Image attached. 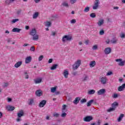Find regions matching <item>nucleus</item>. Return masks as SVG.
Segmentation results:
<instances>
[{"instance_id": "nucleus-1", "label": "nucleus", "mask_w": 125, "mask_h": 125, "mask_svg": "<svg viewBox=\"0 0 125 125\" xmlns=\"http://www.w3.org/2000/svg\"><path fill=\"white\" fill-rule=\"evenodd\" d=\"M82 64V61L81 60H78L72 65V69L73 70H78L79 67L81 66Z\"/></svg>"}, {"instance_id": "nucleus-2", "label": "nucleus", "mask_w": 125, "mask_h": 125, "mask_svg": "<svg viewBox=\"0 0 125 125\" xmlns=\"http://www.w3.org/2000/svg\"><path fill=\"white\" fill-rule=\"evenodd\" d=\"M72 36L70 35H65L62 38V42H70L72 41Z\"/></svg>"}, {"instance_id": "nucleus-3", "label": "nucleus", "mask_w": 125, "mask_h": 125, "mask_svg": "<svg viewBox=\"0 0 125 125\" xmlns=\"http://www.w3.org/2000/svg\"><path fill=\"white\" fill-rule=\"evenodd\" d=\"M99 4H100V1H99V0H95L94 5L93 6V9H94V10L97 9L98 8V6H99Z\"/></svg>"}, {"instance_id": "nucleus-4", "label": "nucleus", "mask_w": 125, "mask_h": 125, "mask_svg": "<svg viewBox=\"0 0 125 125\" xmlns=\"http://www.w3.org/2000/svg\"><path fill=\"white\" fill-rule=\"evenodd\" d=\"M100 81L102 84H106L107 83V77H103L100 78Z\"/></svg>"}, {"instance_id": "nucleus-5", "label": "nucleus", "mask_w": 125, "mask_h": 125, "mask_svg": "<svg viewBox=\"0 0 125 125\" xmlns=\"http://www.w3.org/2000/svg\"><path fill=\"white\" fill-rule=\"evenodd\" d=\"M93 120V117L92 116H86L83 118L84 122H90Z\"/></svg>"}, {"instance_id": "nucleus-6", "label": "nucleus", "mask_w": 125, "mask_h": 125, "mask_svg": "<svg viewBox=\"0 0 125 125\" xmlns=\"http://www.w3.org/2000/svg\"><path fill=\"white\" fill-rule=\"evenodd\" d=\"M115 61L116 62H118V65L119 66H124L125 65V62L122 59H116Z\"/></svg>"}, {"instance_id": "nucleus-7", "label": "nucleus", "mask_w": 125, "mask_h": 125, "mask_svg": "<svg viewBox=\"0 0 125 125\" xmlns=\"http://www.w3.org/2000/svg\"><path fill=\"white\" fill-rule=\"evenodd\" d=\"M35 94L36 96H38V97H40L42 95V91L41 89H39L36 90L35 92Z\"/></svg>"}, {"instance_id": "nucleus-8", "label": "nucleus", "mask_w": 125, "mask_h": 125, "mask_svg": "<svg viewBox=\"0 0 125 125\" xmlns=\"http://www.w3.org/2000/svg\"><path fill=\"white\" fill-rule=\"evenodd\" d=\"M46 104V101L42 100L40 103L39 104V106L40 107V108H42L43 107H44Z\"/></svg>"}, {"instance_id": "nucleus-9", "label": "nucleus", "mask_w": 125, "mask_h": 125, "mask_svg": "<svg viewBox=\"0 0 125 125\" xmlns=\"http://www.w3.org/2000/svg\"><path fill=\"white\" fill-rule=\"evenodd\" d=\"M106 92L105 89H101L97 92L98 95H103Z\"/></svg>"}, {"instance_id": "nucleus-10", "label": "nucleus", "mask_w": 125, "mask_h": 125, "mask_svg": "<svg viewBox=\"0 0 125 125\" xmlns=\"http://www.w3.org/2000/svg\"><path fill=\"white\" fill-rule=\"evenodd\" d=\"M6 109L8 110V111L12 112V111H14V110H15V107L11 105H8L6 106Z\"/></svg>"}, {"instance_id": "nucleus-11", "label": "nucleus", "mask_w": 125, "mask_h": 125, "mask_svg": "<svg viewBox=\"0 0 125 125\" xmlns=\"http://www.w3.org/2000/svg\"><path fill=\"white\" fill-rule=\"evenodd\" d=\"M42 81V78H37V79L34 80V83L36 84L38 83H41Z\"/></svg>"}, {"instance_id": "nucleus-12", "label": "nucleus", "mask_w": 125, "mask_h": 125, "mask_svg": "<svg viewBox=\"0 0 125 125\" xmlns=\"http://www.w3.org/2000/svg\"><path fill=\"white\" fill-rule=\"evenodd\" d=\"M125 88V83L123 84L121 86H120L118 88V91H124V90Z\"/></svg>"}, {"instance_id": "nucleus-13", "label": "nucleus", "mask_w": 125, "mask_h": 125, "mask_svg": "<svg viewBox=\"0 0 125 125\" xmlns=\"http://www.w3.org/2000/svg\"><path fill=\"white\" fill-rule=\"evenodd\" d=\"M24 116V111L23 110H21L18 113V118H21Z\"/></svg>"}, {"instance_id": "nucleus-14", "label": "nucleus", "mask_w": 125, "mask_h": 125, "mask_svg": "<svg viewBox=\"0 0 125 125\" xmlns=\"http://www.w3.org/2000/svg\"><path fill=\"white\" fill-rule=\"evenodd\" d=\"M22 61H19L15 63L14 67L15 68H19V67L22 65Z\"/></svg>"}, {"instance_id": "nucleus-15", "label": "nucleus", "mask_w": 125, "mask_h": 125, "mask_svg": "<svg viewBox=\"0 0 125 125\" xmlns=\"http://www.w3.org/2000/svg\"><path fill=\"white\" fill-rule=\"evenodd\" d=\"M63 75L64 78L67 79L68 78V75H69V71H68L67 69L64 70L63 73Z\"/></svg>"}, {"instance_id": "nucleus-16", "label": "nucleus", "mask_w": 125, "mask_h": 125, "mask_svg": "<svg viewBox=\"0 0 125 125\" xmlns=\"http://www.w3.org/2000/svg\"><path fill=\"white\" fill-rule=\"evenodd\" d=\"M111 48L110 47H107L106 48L104 49V53H105V54H109L110 53H111Z\"/></svg>"}, {"instance_id": "nucleus-17", "label": "nucleus", "mask_w": 125, "mask_h": 125, "mask_svg": "<svg viewBox=\"0 0 125 125\" xmlns=\"http://www.w3.org/2000/svg\"><path fill=\"white\" fill-rule=\"evenodd\" d=\"M96 65V62L94 61H91L89 63L90 68H93Z\"/></svg>"}, {"instance_id": "nucleus-18", "label": "nucleus", "mask_w": 125, "mask_h": 125, "mask_svg": "<svg viewBox=\"0 0 125 125\" xmlns=\"http://www.w3.org/2000/svg\"><path fill=\"white\" fill-rule=\"evenodd\" d=\"M32 61V57L30 56L27 57L25 59V63L28 64V63H30L31 61Z\"/></svg>"}, {"instance_id": "nucleus-19", "label": "nucleus", "mask_w": 125, "mask_h": 125, "mask_svg": "<svg viewBox=\"0 0 125 125\" xmlns=\"http://www.w3.org/2000/svg\"><path fill=\"white\" fill-rule=\"evenodd\" d=\"M80 100H81V98L77 97L75 99V100L73 101L74 104H75V105H77V104H78L79 103V102H80Z\"/></svg>"}, {"instance_id": "nucleus-20", "label": "nucleus", "mask_w": 125, "mask_h": 125, "mask_svg": "<svg viewBox=\"0 0 125 125\" xmlns=\"http://www.w3.org/2000/svg\"><path fill=\"white\" fill-rule=\"evenodd\" d=\"M97 24H98V25L99 26V27H101V26H102V25L104 24V20L103 19L100 20L98 21Z\"/></svg>"}, {"instance_id": "nucleus-21", "label": "nucleus", "mask_w": 125, "mask_h": 125, "mask_svg": "<svg viewBox=\"0 0 125 125\" xmlns=\"http://www.w3.org/2000/svg\"><path fill=\"white\" fill-rule=\"evenodd\" d=\"M37 34V30H36V29H33L30 32V35L31 36H35Z\"/></svg>"}, {"instance_id": "nucleus-22", "label": "nucleus", "mask_w": 125, "mask_h": 125, "mask_svg": "<svg viewBox=\"0 0 125 125\" xmlns=\"http://www.w3.org/2000/svg\"><path fill=\"white\" fill-rule=\"evenodd\" d=\"M110 42L111 43H113V44H116L117 42H118V39H117L116 38H113Z\"/></svg>"}, {"instance_id": "nucleus-23", "label": "nucleus", "mask_w": 125, "mask_h": 125, "mask_svg": "<svg viewBox=\"0 0 125 125\" xmlns=\"http://www.w3.org/2000/svg\"><path fill=\"white\" fill-rule=\"evenodd\" d=\"M67 105L63 104L62 106V113H65V112H67Z\"/></svg>"}, {"instance_id": "nucleus-24", "label": "nucleus", "mask_w": 125, "mask_h": 125, "mask_svg": "<svg viewBox=\"0 0 125 125\" xmlns=\"http://www.w3.org/2000/svg\"><path fill=\"white\" fill-rule=\"evenodd\" d=\"M20 31H21V29L17 28H14L12 30L14 33H20Z\"/></svg>"}, {"instance_id": "nucleus-25", "label": "nucleus", "mask_w": 125, "mask_h": 125, "mask_svg": "<svg viewBox=\"0 0 125 125\" xmlns=\"http://www.w3.org/2000/svg\"><path fill=\"white\" fill-rule=\"evenodd\" d=\"M124 117H125V114H121L117 119L118 122H121Z\"/></svg>"}, {"instance_id": "nucleus-26", "label": "nucleus", "mask_w": 125, "mask_h": 125, "mask_svg": "<svg viewBox=\"0 0 125 125\" xmlns=\"http://www.w3.org/2000/svg\"><path fill=\"white\" fill-rule=\"evenodd\" d=\"M119 105V104H118L117 102H114L113 104H112L111 105L112 107L113 108H114L115 109H116V108H117V107H118V105Z\"/></svg>"}, {"instance_id": "nucleus-27", "label": "nucleus", "mask_w": 125, "mask_h": 125, "mask_svg": "<svg viewBox=\"0 0 125 125\" xmlns=\"http://www.w3.org/2000/svg\"><path fill=\"white\" fill-rule=\"evenodd\" d=\"M94 102V100H91L88 102L87 103V107H89L91 106V104Z\"/></svg>"}, {"instance_id": "nucleus-28", "label": "nucleus", "mask_w": 125, "mask_h": 125, "mask_svg": "<svg viewBox=\"0 0 125 125\" xmlns=\"http://www.w3.org/2000/svg\"><path fill=\"white\" fill-rule=\"evenodd\" d=\"M39 16V12H35L33 15V19H37V17Z\"/></svg>"}, {"instance_id": "nucleus-29", "label": "nucleus", "mask_w": 125, "mask_h": 125, "mask_svg": "<svg viewBox=\"0 0 125 125\" xmlns=\"http://www.w3.org/2000/svg\"><path fill=\"white\" fill-rule=\"evenodd\" d=\"M44 24L46 27H50V26H51V22H50V21H46L44 22Z\"/></svg>"}, {"instance_id": "nucleus-30", "label": "nucleus", "mask_w": 125, "mask_h": 125, "mask_svg": "<svg viewBox=\"0 0 125 125\" xmlns=\"http://www.w3.org/2000/svg\"><path fill=\"white\" fill-rule=\"evenodd\" d=\"M95 93V90H90L88 91V94H89L90 95H91L92 94H94Z\"/></svg>"}, {"instance_id": "nucleus-31", "label": "nucleus", "mask_w": 125, "mask_h": 125, "mask_svg": "<svg viewBox=\"0 0 125 125\" xmlns=\"http://www.w3.org/2000/svg\"><path fill=\"white\" fill-rule=\"evenodd\" d=\"M39 40V35H35L34 36H33V41H38Z\"/></svg>"}, {"instance_id": "nucleus-32", "label": "nucleus", "mask_w": 125, "mask_h": 125, "mask_svg": "<svg viewBox=\"0 0 125 125\" xmlns=\"http://www.w3.org/2000/svg\"><path fill=\"white\" fill-rule=\"evenodd\" d=\"M58 66V64H53L50 68L51 70H56V68Z\"/></svg>"}, {"instance_id": "nucleus-33", "label": "nucleus", "mask_w": 125, "mask_h": 125, "mask_svg": "<svg viewBox=\"0 0 125 125\" xmlns=\"http://www.w3.org/2000/svg\"><path fill=\"white\" fill-rule=\"evenodd\" d=\"M62 5H63L65 7H69V4L66 1L62 2Z\"/></svg>"}, {"instance_id": "nucleus-34", "label": "nucleus", "mask_w": 125, "mask_h": 125, "mask_svg": "<svg viewBox=\"0 0 125 125\" xmlns=\"http://www.w3.org/2000/svg\"><path fill=\"white\" fill-rule=\"evenodd\" d=\"M92 49L93 50H97V49H98V45L97 44L94 45Z\"/></svg>"}, {"instance_id": "nucleus-35", "label": "nucleus", "mask_w": 125, "mask_h": 125, "mask_svg": "<svg viewBox=\"0 0 125 125\" xmlns=\"http://www.w3.org/2000/svg\"><path fill=\"white\" fill-rule=\"evenodd\" d=\"M34 104V99H30L29 102H28V105H33Z\"/></svg>"}, {"instance_id": "nucleus-36", "label": "nucleus", "mask_w": 125, "mask_h": 125, "mask_svg": "<svg viewBox=\"0 0 125 125\" xmlns=\"http://www.w3.org/2000/svg\"><path fill=\"white\" fill-rule=\"evenodd\" d=\"M19 21V19H15L12 20V24H14V23H16V22H18Z\"/></svg>"}, {"instance_id": "nucleus-37", "label": "nucleus", "mask_w": 125, "mask_h": 125, "mask_svg": "<svg viewBox=\"0 0 125 125\" xmlns=\"http://www.w3.org/2000/svg\"><path fill=\"white\" fill-rule=\"evenodd\" d=\"M90 17H91V18H95L96 17V15L94 13H92L90 14Z\"/></svg>"}, {"instance_id": "nucleus-38", "label": "nucleus", "mask_w": 125, "mask_h": 125, "mask_svg": "<svg viewBox=\"0 0 125 125\" xmlns=\"http://www.w3.org/2000/svg\"><path fill=\"white\" fill-rule=\"evenodd\" d=\"M56 91V87H53L51 88V92L54 93Z\"/></svg>"}, {"instance_id": "nucleus-39", "label": "nucleus", "mask_w": 125, "mask_h": 125, "mask_svg": "<svg viewBox=\"0 0 125 125\" xmlns=\"http://www.w3.org/2000/svg\"><path fill=\"white\" fill-rule=\"evenodd\" d=\"M30 51H33V52H35V50H36V48H35V46H32L30 47Z\"/></svg>"}, {"instance_id": "nucleus-40", "label": "nucleus", "mask_w": 125, "mask_h": 125, "mask_svg": "<svg viewBox=\"0 0 125 125\" xmlns=\"http://www.w3.org/2000/svg\"><path fill=\"white\" fill-rule=\"evenodd\" d=\"M89 11V7H86L84 9V12H88Z\"/></svg>"}, {"instance_id": "nucleus-41", "label": "nucleus", "mask_w": 125, "mask_h": 125, "mask_svg": "<svg viewBox=\"0 0 125 125\" xmlns=\"http://www.w3.org/2000/svg\"><path fill=\"white\" fill-rule=\"evenodd\" d=\"M24 75L25 76V79H29V75H28V72L27 71H25L24 72Z\"/></svg>"}, {"instance_id": "nucleus-42", "label": "nucleus", "mask_w": 125, "mask_h": 125, "mask_svg": "<svg viewBox=\"0 0 125 125\" xmlns=\"http://www.w3.org/2000/svg\"><path fill=\"white\" fill-rule=\"evenodd\" d=\"M77 22V21L75 19H73L70 21L71 24H75Z\"/></svg>"}, {"instance_id": "nucleus-43", "label": "nucleus", "mask_w": 125, "mask_h": 125, "mask_svg": "<svg viewBox=\"0 0 125 125\" xmlns=\"http://www.w3.org/2000/svg\"><path fill=\"white\" fill-rule=\"evenodd\" d=\"M21 12H22V10L21 9L18 10L17 11V15H20V14H21Z\"/></svg>"}, {"instance_id": "nucleus-44", "label": "nucleus", "mask_w": 125, "mask_h": 125, "mask_svg": "<svg viewBox=\"0 0 125 125\" xmlns=\"http://www.w3.org/2000/svg\"><path fill=\"white\" fill-rule=\"evenodd\" d=\"M60 114L59 113H54L53 114V116L55 117V118H58V117H59Z\"/></svg>"}, {"instance_id": "nucleus-45", "label": "nucleus", "mask_w": 125, "mask_h": 125, "mask_svg": "<svg viewBox=\"0 0 125 125\" xmlns=\"http://www.w3.org/2000/svg\"><path fill=\"white\" fill-rule=\"evenodd\" d=\"M88 79V76L86 75H84V77L83 78V81H86Z\"/></svg>"}, {"instance_id": "nucleus-46", "label": "nucleus", "mask_w": 125, "mask_h": 125, "mask_svg": "<svg viewBox=\"0 0 125 125\" xmlns=\"http://www.w3.org/2000/svg\"><path fill=\"white\" fill-rule=\"evenodd\" d=\"M56 18H57V15H55V16L52 15L51 16V19L52 20H54V19H56Z\"/></svg>"}, {"instance_id": "nucleus-47", "label": "nucleus", "mask_w": 125, "mask_h": 125, "mask_svg": "<svg viewBox=\"0 0 125 125\" xmlns=\"http://www.w3.org/2000/svg\"><path fill=\"white\" fill-rule=\"evenodd\" d=\"M81 103L83 104V103H85L86 102V99H83L81 100Z\"/></svg>"}, {"instance_id": "nucleus-48", "label": "nucleus", "mask_w": 125, "mask_h": 125, "mask_svg": "<svg viewBox=\"0 0 125 125\" xmlns=\"http://www.w3.org/2000/svg\"><path fill=\"white\" fill-rule=\"evenodd\" d=\"M43 59V55H41L39 58V61H42Z\"/></svg>"}, {"instance_id": "nucleus-49", "label": "nucleus", "mask_w": 125, "mask_h": 125, "mask_svg": "<svg viewBox=\"0 0 125 125\" xmlns=\"http://www.w3.org/2000/svg\"><path fill=\"white\" fill-rule=\"evenodd\" d=\"M115 108H114V107H112V108H109V109H108V110H107V111H108V112H112V111H114V110H115Z\"/></svg>"}, {"instance_id": "nucleus-50", "label": "nucleus", "mask_w": 125, "mask_h": 125, "mask_svg": "<svg viewBox=\"0 0 125 125\" xmlns=\"http://www.w3.org/2000/svg\"><path fill=\"white\" fill-rule=\"evenodd\" d=\"M66 116H67V113H63L61 115V117H62V118H64V117H66Z\"/></svg>"}, {"instance_id": "nucleus-51", "label": "nucleus", "mask_w": 125, "mask_h": 125, "mask_svg": "<svg viewBox=\"0 0 125 125\" xmlns=\"http://www.w3.org/2000/svg\"><path fill=\"white\" fill-rule=\"evenodd\" d=\"M77 0H70V3L72 4H74V3H76Z\"/></svg>"}, {"instance_id": "nucleus-52", "label": "nucleus", "mask_w": 125, "mask_h": 125, "mask_svg": "<svg viewBox=\"0 0 125 125\" xmlns=\"http://www.w3.org/2000/svg\"><path fill=\"white\" fill-rule=\"evenodd\" d=\"M99 34H100V35L101 36H102V35H104V30H101V31H100Z\"/></svg>"}, {"instance_id": "nucleus-53", "label": "nucleus", "mask_w": 125, "mask_h": 125, "mask_svg": "<svg viewBox=\"0 0 125 125\" xmlns=\"http://www.w3.org/2000/svg\"><path fill=\"white\" fill-rule=\"evenodd\" d=\"M111 75H113V72L112 71H109L106 74V76H111Z\"/></svg>"}, {"instance_id": "nucleus-54", "label": "nucleus", "mask_w": 125, "mask_h": 125, "mask_svg": "<svg viewBox=\"0 0 125 125\" xmlns=\"http://www.w3.org/2000/svg\"><path fill=\"white\" fill-rule=\"evenodd\" d=\"M6 4H10L11 3V2L9 0H6L5 1Z\"/></svg>"}, {"instance_id": "nucleus-55", "label": "nucleus", "mask_w": 125, "mask_h": 125, "mask_svg": "<svg viewBox=\"0 0 125 125\" xmlns=\"http://www.w3.org/2000/svg\"><path fill=\"white\" fill-rule=\"evenodd\" d=\"M113 98H118V94H114L112 96Z\"/></svg>"}, {"instance_id": "nucleus-56", "label": "nucleus", "mask_w": 125, "mask_h": 125, "mask_svg": "<svg viewBox=\"0 0 125 125\" xmlns=\"http://www.w3.org/2000/svg\"><path fill=\"white\" fill-rule=\"evenodd\" d=\"M125 35L124 33H122L120 35V38H121L122 39H124V38H125Z\"/></svg>"}, {"instance_id": "nucleus-57", "label": "nucleus", "mask_w": 125, "mask_h": 125, "mask_svg": "<svg viewBox=\"0 0 125 125\" xmlns=\"http://www.w3.org/2000/svg\"><path fill=\"white\" fill-rule=\"evenodd\" d=\"M7 86H8V83H4L3 87H7Z\"/></svg>"}, {"instance_id": "nucleus-58", "label": "nucleus", "mask_w": 125, "mask_h": 125, "mask_svg": "<svg viewBox=\"0 0 125 125\" xmlns=\"http://www.w3.org/2000/svg\"><path fill=\"white\" fill-rule=\"evenodd\" d=\"M84 43L85 44H86V45H87L88 43H89V40H87L85 41Z\"/></svg>"}, {"instance_id": "nucleus-59", "label": "nucleus", "mask_w": 125, "mask_h": 125, "mask_svg": "<svg viewBox=\"0 0 125 125\" xmlns=\"http://www.w3.org/2000/svg\"><path fill=\"white\" fill-rule=\"evenodd\" d=\"M72 75H73V76H77L78 75V72L77 71L73 72L72 73Z\"/></svg>"}, {"instance_id": "nucleus-60", "label": "nucleus", "mask_w": 125, "mask_h": 125, "mask_svg": "<svg viewBox=\"0 0 125 125\" xmlns=\"http://www.w3.org/2000/svg\"><path fill=\"white\" fill-rule=\"evenodd\" d=\"M7 101H8V102H10L11 101H12V99H11V98H8Z\"/></svg>"}, {"instance_id": "nucleus-61", "label": "nucleus", "mask_w": 125, "mask_h": 125, "mask_svg": "<svg viewBox=\"0 0 125 125\" xmlns=\"http://www.w3.org/2000/svg\"><path fill=\"white\" fill-rule=\"evenodd\" d=\"M105 42H106L107 44H109V43H110V40H109V39L105 41Z\"/></svg>"}, {"instance_id": "nucleus-62", "label": "nucleus", "mask_w": 125, "mask_h": 125, "mask_svg": "<svg viewBox=\"0 0 125 125\" xmlns=\"http://www.w3.org/2000/svg\"><path fill=\"white\" fill-rule=\"evenodd\" d=\"M53 60L52 59H50L48 61V63H52Z\"/></svg>"}, {"instance_id": "nucleus-63", "label": "nucleus", "mask_w": 125, "mask_h": 125, "mask_svg": "<svg viewBox=\"0 0 125 125\" xmlns=\"http://www.w3.org/2000/svg\"><path fill=\"white\" fill-rule=\"evenodd\" d=\"M28 45H30V44L29 43H24L23 45V46H28Z\"/></svg>"}, {"instance_id": "nucleus-64", "label": "nucleus", "mask_w": 125, "mask_h": 125, "mask_svg": "<svg viewBox=\"0 0 125 125\" xmlns=\"http://www.w3.org/2000/svg\"><path fill=\"white\" fill-rule=\"evenodd\" d=\"M113 9H116V10H118V9H119V7H114Z\"/></svg>"}]
</instances>
